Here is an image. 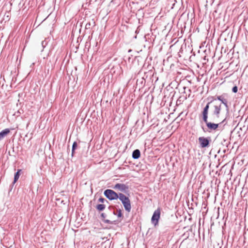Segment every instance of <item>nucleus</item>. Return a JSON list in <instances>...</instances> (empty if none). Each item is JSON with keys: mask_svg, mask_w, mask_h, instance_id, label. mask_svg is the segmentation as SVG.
Returning a JSON list of instances; mask_svg holds the SVG:
<instances>
[{"mask_svg": "<svg viewBox=\"0 0 248 248\" xmlns=\"http://www.w3.org/2000/svg\"><path fill=\"white\" fill-rule=\"evenodd\" d=\"M198 140L200 145L202 148H205L208 146L209 144V140L207 138L203 137H201Z\"/></svg>", "mask_w": 248, "mask_h": 248, "instance_id": "obj_5", "label": "nucleus"}, {"mask_svg": "<svg viewBox=\"0 0 248 248\" xmlns=\"http://www.w3.org/2000/svg\"><path fill=\"white\" fill-rule=\"evenodd\" d=\"M204 122L206 123L207 127L209 129L215 130H216L218 127V124H214L211 122H208L207 120L206 122Z\"/></svg>", "mask_w": 248, "mask_h": 248, "instance_id": "obj_6", "label": "nucleus"}, {"mask_svg": "<svg viewBox=\"0 0 248 248\" xmlns=\"http://www.w3.org/2000/svg\"><path fill=\"white\" fill-rule=\"evenodd\" d=\"M232 92H234V93H237V91H238V89H237V86H234L233 87L232 89Z\"/></svg>", "mask_w": 248, "mask_h": 248, "instance_id": "obj_15", "label": "nucleus"}, {"mask_svg": "<svg viewBox=\"0 0 248 248\" xmlns=\"http://www.w3.org/2000/svg\"><path fill=\"white\" fill-rule=\"evenodd\" d=\"M10 132V129L6 128L2 130L0 133V140H1L4 137L6 136Z\"/></svg>", "mask_w": 248, "mask_h": 248, "instance_id": "obj_9", "label": "nucleus"}, {"mask_svg": "<svg viewBox=\"0 0 248 248\" xmlns=\"http://www.w3.org/2000/svg\"><path fill=\"white\" fill-rule=\"evenodd\" d=\"M99 202H104L105 201H107L104 198H100L98 200Z\"/></svg>", "mask_w": 248, "mask_h": 248, "instance_id": "obj_16", "label": "nucleus"}, {"mask_svg": "<svg viewBox=\"0 0 248 248\" xmlns=\"http://www.w3.org/2000/svg\"><path fill=\"white\" fill-rule=\"evenodd\" d=\"M122 216V212L121 210H120L119 211V213H118V217H121Z\"/></svg>", "mask_w": 248, "mask_h": 248, "instance_id": "obj_17", "label": "nucleus"}, {"mask_svg": "<svg viewBox=\"0 0 248 248\" xmlns=\"http://www.w3.org/2000/svg\"><path fill=\"white\" fill-rule=\"evenodd\" d=\"M105 196L110 200H116L119 198V194L111 189H107L104 191Z\"/></svg>", "mask_w": 248, "mask_h": 248, "instance_id": "obj_3", "label": "nucleus"}, {"mask_svg": "<svg viewBox=\"0 0 248 248\" xmlns=\"http://www.w3.org/2000/svg\"><path fill=\"white\" fill-rule=\"evenodd\" d=\"M160 216V209L158 208L156 210L152 217V222L155 225H156L158 224V220Z\"/></svg>", "mask_w": 248, "mask_h": 248, "instance_id": "obj_4", "label": "nucleus"}, {"mask_svg": "<svg viewBox=\"0 0 248 248\" xmlns=\"http://www.w3.org/2000/svg\"><path fill=\"white\" fill-rule=\"evenodd\" d=\"M78 145L77 142L75 141L72 146V155H73L75 150L77 148Z\"/></svg>", "mask_w": 248, "mask_h": 248, "instance_id": "obj_14", "label": "nucleus"}, {"mask_svg": "<svg viewBox=\"0 0 248 248\" xmlns=\"http://www.w3.org/2000/svg\"><path fill=\"white\" fill-rule=\"evenodd\" d=\"M105 222H107V223H108V222H109V220H106V221H105Z\"/></svg>", "mask_w": 248, "mask_h": 248, "instance_id": "obj_18", "label": "nucleus"}, {"mask_svg": "<svg viewBox=\"0 0 248 248\" xmlns=\"http://www.w3.org/2000/svg\"><path fill=\"white\" fill-rule=\"evenodd\" d=\"M105 207H106L105 205L102 204H98L96 206V209L99 211L103 210L105 208Z\"/></svg>", "mask_w": 248, "mask_h": 248, "instance_id": "obj_12", "label": "nucleus"}, {"mask_svg": "<svg viewBox=\"0 0 248 248\" xmlns=\"http://www.w3.org/2000/svg\"><path fill=\"white\" fill-rule=\"evenodd\" d=\"M114 188L122 191H125L127 188L126 186L123 184H117L115 185Z\"/></svg>", "mask_w": 248, "mask_h": 248, "instance_id": "obj_8", "label": "nucleus"}, {"mask_svg": "<svg viewBox=\"0 0 248 248\" xmlns=\"http://www.w3.org/2000/svg\"><path fill=\"white\" fill-rule=\"evenodd\" d=\"M118 198L122 202L125 210L128 212H130L131 209V206L129 198L123 193L119 194Z\"/></svg>", "mask_w": 248, "mask_h": 248, "instance_id": "obj_1", "label": "nucleus"}, {"mask_svg": "<svg viewBox=\"0 0 248 248\" xmlns=\"http://www.w3.org/2000/svg\"><path fill=\"white\" fill-rule=\"evenodd\" d=\"M140 153L139 150L136 149L134 150L132 154V157L134 159H138L140 157Z\"/></svg>", "mask_w": 248, "mask_h": 248, "instance_id": "obj_10", "label": "nucleus"}, {"mask_svg": "<svg viewBox=\"0 0 248 248\" xmlns=\"http://www.w3.org/2000/svg\"><path fill=\"white\" fill-rule=\"evenodd\" d=\"M217 99L218 100H219V101H221L222 103H223L224 104H225V105H226L227 103H226V100H223V98H222V96H218L217 97Z\"/></svg>", "mask_w": 248, "mask_h": 248, "instance_id": "obj_13", "label": "nucleus"}, {"mask_svg": "<svg viewBox=\"0 0 248 248\" xmlns=\"http://www.w3.org/2000/svg\"><path fill=\"white\" fill-rule=\"evenodd\" d=\"M210 103H208L205 107L204 108L203 111L202 112V115H203V120L204 122H206L207 119L208 118V109H209V105Z\"/></svg>", "mask_w": 248, "mask_h": 248, "instance_id": "obj_7", "label": "nucleus"}, {"mask_svg": "<svg viewBox=\"0 0 248 248\" xmlns=\"http://www.w3.org/2000/svg\"><path fill=\"white\" fill-rule=\"evenodd\" d=\"M220 109L221 104L216 102L214 103L211 114V118L213 120H215L216 118L219 117Z\"/></svg>", "mask_w": 248, "mask_h": 248, "instance_id": "obj_2", "label": "nucleus"}, {"mask_svg": "<svg viewBox=\"0 0 248 248\" xmlns=\"http://www.w3.org/2000/svg\"><path fill=\"white\" fill-rule=\"evenodd\" d=\"M21 171V170H17V171L16 172V173L15 174V177H14V183H15L18 180V179L19 177V175H20L19 173Z\"/></svg>", "mask_w": 248, "mask_h": 248, "instance_id": "obj_11", "label": "nucleus"}]
</instances>
